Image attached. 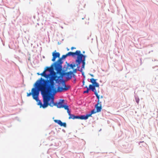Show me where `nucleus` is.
Listing matches in <instances>:
<instances>
[{"mask_svg":"<svg viewBox=\"0 0 158 158\" xmlns=\"http://www.w3.org/2000/svg\"><path fill=\"white\" fill-rule=\"evenodd\" d=\"M85 51H83V53H85Z\"/></svg>","mask_w":158,"mask_h":158,"instance_id":"bb28decb","label":"nucleus"},{"mask_svg":"<svg viewBox=\"0 0 158 158\" xmlns=\"http://www.w3.org/2000/svg\"><path fill=\"white\" fill-rule=\"evenodd\" d=\"M68 56L67 54L65 55H63L62 57L60 58L56 62H55L52 64H53V67H54V69H58L62 68V64L63 63L62 60L63 59H65Z\"/></svg>","mask_w":158,"mask_h":158,"instance_id":"39448f33","label":"nucleus"},{"mask_svg":"<svg viewBox=\"0 0 158 158\" xmlns=\"http://www.w3.org/2000/svg\"><path fill=\"white\" fill-rule=\"evenodd\" d=\"M70 66L72 69H73L74 67L75 66V64H71Z\"/></svg>","mask_w":158,"mask_h":158,"instance_id":"aec40b11","label":"nucleus"},{"mask_svg":"<svg viewBox=\"0 0 158 158\" xmlns=\"http://www.w3.org/2000/svg\"><path fill=\"white\" fill-rule=\"evenodd\" d=\"M74 119H79V116H75L74 117Z\"/></svg>","mask_w":158,"mask_h":158,"instance_id":"412c9836","label":"nucleus"},{"mask_svg":"<svg viewBox=\"0 0 158 158\" xmlns=\"http://www.w3.org/2000/svg\"><path fill=\"white\" fill-rule=\"evenodd\" d=\"M81 73H82V75H84V72H81Z\"/></svg>","mask_w":158,"mask_h":158,"instance_id":"a878e982","label":"nucleus"},{"mask_svg":"<svg viewBox=\"0 0 158 158\" xmlns=\"http://www.w3.org/2000/svg\"><path fill=\"white\" fill-rule=\"evenodd\" d=\"M81 63H82V66H81V69H78V70L81 72H83V69H84L85 68V64H84V66L83 67H82V66H83V62L82 61H81Z\"/></svg>","mask_w":158,"mask_h":158,"instance_id":"ddd939ff","label":"nucleus"},{"mask_svg":"<svg viewBox=\"0 0 158 158\" xmlns=\"http://www.w3.org/2000/svg\"><path fill=\"white\" fill-rule=\"evenodd\" d=\"M67 112L69 115H70L71 114L70 111L69 110V109L67 110Z\"/></svg>","mask_w":158,"mask_h":158,"instance_id":"6ab92c4d","label":"nucleus"},{"mask_svg":"<svg viewBox=\"0 0 158 158\" xmlns=\"http://www.w3.org/2000/svg\"><path fill=\"white\" fill-rule=\"evenodd\" d=\"M63 108H64V109L67 110L69 109V106L67 105H64Z\"/></svg>","mask_w":158,"mask_h":158,"instance_id":"dca6fc26","label":"nucleus"},{"mask_svg":"<svg viewBox=\"0 0 158 158\" xmlns=\"http://www.w3.org/2000/svg\"><path fill=\"white\" fill-rule=\"evenodd\" d=\"M95 87H96V86L95 85H92L90 84L89 86V90L91 89L92 91L94 92L95 93V92H97L95 89Z\"/></svg>","mask_w":158,"mask_h":158,"instance_id":"9d476101","label":"nucleus"},{"mask_svg":"<svg viewBox=\"0 0 158 158\" xmlns=\"http://www.w3.org/2000/svg\"><path fill=\"white\" fill-rule=\"evenodd\" d=\"M54 121L56 123H57L59 125L61 126H63L64 127H66V125L65 123H63L61 120H55Z\"/></svg>","mask_w":158,"mask_h":158,"instance_id":"6e6552de","label":"nucleus"},{"mask_svg":"<svg viewBox=\"0 0 158 158\" xmlns=\"http://www.w3.org/2000/svg\"><path fill=\"white\" fill-rule=\"evenodd\" d=\"M90 115H88L87 114L86 115H82L79 116V119H86L89 117Z\"/></svg>","mask_w":158,"mask_h":158,"instance_id":"9b49d317","label":"nucleus"},{"mask_svg":"<svg viewBox=\"0 0 158 158\" xmlns=\"http://www.w3.org/2000/svg\"><path fill=\"white\" fill-rule=\"evenodd\" d=\"M69 49H67V50H68V51H69Z\"/></svg>","mask_w":158,"mask_h":158,"instance_id":"c85d7f7f","label":"nucleus"},{"mask_svg":"<svg viewBox=\"0 0 158 158\" xmlns=\"http://www.w3.org/2000/svg\"><path fill=\"white\" fill-rule=\"evenodd\" d=\"M62 87L58 86L57 90H56L55 86H54L55 90L54 91L49 92L48 91L44 93L43 94V104H42L41 101L37 98V100H35L37 102V105L40 106V107H42L45 108L47 107L48 105L52 107L53 106H56L58 108H62L63 106V104L64 100H60V101L57 103H55L54 102V97L52 95L55 94L57 92H60L63 91H67L70 88V86L69 85H66L64 81L62 82Z\"/></svg>","mask_w":158,"mask_h":158,"instance_id":"f03ea898","label":"nucleus"},{"mask_svg":"<svg viewBox=\"0 0 158 158\" xmlns=\"http://www.w3.org/2000/svg\"><path fill=\"white\" fill-rule=\"evenodd\" d=\"M102 97H102V96H101V98H102Z\"/></svg>","mask_w":158,"mask_h":158,"instance_id":"cd10ccee","label":"nucleus"},{"mask_svg":"<svg viewBox=\"0 0 158 158\" xmlns=\"http://www.w3.org/2000/svg\"><path fill=\"white\" fill-rule=\"evenodd\" d=\"M57 73L59 74L60 75L59 76H57V77L56 79L57 80H55V84L56 83H59L60 81L59 78L60 77L62 78L64 75H66V78L67 80L70 79L72 77V75L73 74V72L70 71L67 73L64 72L62 69V68H60L57 69H55Z\"/></svg>","mask_w":158,"mask_h":158,"instance_id":"20e7f679","label":"nucleus"},{"mask_svg":"<svg viewBox=\"0 0 158 158\" xmlns=\"http://www.w3.org/2000/svg\"><path fill=\"white\" fill-rule=\"evenodd\" d=\"M101 102H98V103L95 105V107L96 109V112H100L101 111L102 107Z\"/></svg>","mask_w":158,"mask_h":158,"instance_id":"0eeeda50","label":"nucleus"},{"mask_svg":"<svg viewBox=\"0 0 158 158\" xmlns=\"http://www.w3.org/2000/svg\"><path fill=\"white\" fill-rule=\"evenodd\" d=\"M53 64L50 67H47L41 73H37L38 75H41L47 79L40 78L35 84V88L31 89V92L27 93V96L29 97L32 95V97L35 100H37V98L40 91L43 94L47 91L49 92L53 91L55 90V80H57L56 78L57 75L56 73L54 72Z\"/></svg>","mask_w":158,"mask_h":158,"instance_id":"f257e3e1","label":"nucleus"},{"mask_svg":"<svg viewBox=\"0 0 158 158\" xmlns=\"http://www.w3.org/2000/svg\"><path fill=\"white\" fill-rule=\"evenodd\" d=\"M68 56H72L74 57L75 55H77V57L75 60L76 65L78 69L80 68V64L81 61L83 62L82 67H83L85 64V61L86 56L81 54V51L80 50H77L75 52H69L67 53Z\"/></svg>","mask_w":158,"mask_h":158,"instance_id":"7ed1b4c3","label":"nucleus"},{"mask_svg":"<svg viewBox=\"0 0 158 158\" xmlns=\"http://www.w3.org/2000/svg\"><path fill=\"white\" fill-rule=\"evenodd\" d=\"M96 112H96V111H95V110H92L91 111L90 114H87L88 115H90V116H89V117H90V116H91V115L92 114H95V113H96Z\"/></svg>","mask_w":158,"mask_h":158,"instance_id":"4468645a","label":"nucleus"},{"mask_svg":"<svg viewBox=\"0 0 158 158\" xmlns=\"http://www.w3.org/2000/svg\"><path fill=\"white\" fill-rule=\"evenodd\" d=\"M90 82L92 83L93 85H95L96 87H98L99 85L98 83L96 82V79H95L93 78H91L90 79Z\"/></svg>","mask_w":158,"mask_h":158,"instance_id":"1a4fd4ad","label":"nucleus"},{"mask_svg":"<svg viewBox=\"0 0 158 158\" xmlns=\"http://www.w3.org/2000/svg\"><path fill=\"white\" fill-rule=\"evenodd\" d=\"M95 94V95H96L97 98L98 99V102H100L99 96L98 94L97 93V92H95V94Z\"/></svg>","mask_w":158,"mask_h":158,"instance_id":"f8f14e48","label":"nucleus"},{"mask_svg":"<svg viewBox=\"0 0 158 158\" xmlns=\"http://www.w3.org/2000/svg\"><path fill=\"white\" fill-rule=\"evenodd\" d=\"M85 87L86 88H87V89L84 92V93H88L89 92V89L88 88V87L87 86H86Z\"/></svg>","mask_w":158,"mask_h":158,"instance_id":"f3484780","label":"nucleus"},{"mask_svg":"<svg viewBox=\"0 0 158 158\" xmlns=\"http://www.w3.org/2000/svg\"><path fill=\"white\" fill-rule=\"evenodd\" d=\"M82 83H83V85H84V83H85V81H83Z\"/></svg>","mask_w":158,"mask_h":158,"instance_id":"393cba45","label":"nucleus"},{"mask_svg":"<svg viewBox=\"0 0 158 158\" xmlns=\"http://www.w3.org/2000/svg\"><path fill=\"white\" fill-rule=\"evenodd\" d=\"M76 49V48L74 47H72L71 48V50H73V49Z\"/></svg>","mask_w":158,"mask_h":158,"instance_id":"4be33fe9","label":"nucleus"},{"mask_svg":"<svg viewBox=\"0 0 158 158\" xmlns=\"http://www.w3.org/2000/svg\"><path fill=\"white\" fill-rule=\"evenodd\" d=\"M139 98H135V101L136 102L138 103V104L139 103Z\"/></svg>","mask_w":158,"mask_h":158,"instance_id":"a211bd4d","label":"nucleus"},{"mask_svg":"<svg viewBox=\"0 0 158 158\" xmlns=\"http://www.w3.org/2000/svg\"><path fill=\"white\" fill-rule=\"evenodd\" d=\"M76 71H77V69H75L74 70V72L76 73Z\"/></svg>","mask_w":158,"mask_h":158,"instance_id":"5701e85b","label":"nucleus"},{"mask_svg":"<svg viewBox=\"0 0 158 158\" xmlns=\"http://www.w3.org/2000/svg\"><path fill=\"white\" fill-rule=\"evenodd\" d=\"M69 119H74V117H75V115H73V114H71L70 115H69Z\"/></svg>","mask_w":158,"mask_h":158,"instance_id":"2eb2a0df","label":"nucleus"},{"mask_svg":"<svg viewBox=\"0 0 158 158\" xmlns=\"http://www.w3.org/2000/svg\"><path fill=\"white\" fill-rule=\"evenodd\" d=\"M90 76H91L92 77H94V75L93 74H90Z\"/></svg>","mask_w":158,"mask_h":158,"instance_id":"b1692460","label":"nucleus"},{"mask_svg":"<svg viewBox=\"0 0 158 158\" xmlns=\"http://www.w3.org/2000/svg\"><path fill=\"white\" fill-rule=\"evenodd\" d=\"M141 142H140V143H141Z\"/></svg>","mask_w":158,"mask_h":158,"instance_id":"c756f323","label":"nucleus"},{"mask_svg":"<svg viewBox=\"0 0 158 158\" xmlns=\"http://www.w3.org/2000/svg\"><path fill=\"white\" fill-rule=\"evenodd\" d=\"M52 56L53 58L52 60V61H55L56 59L57 58H59L60 56V53L58 52H56V51L55 50L52 53Z\"/></svg>","mask_w":158,"mask_h":158,"instance_id":"423d86ee","label":"nucleus"}]
</instances>
